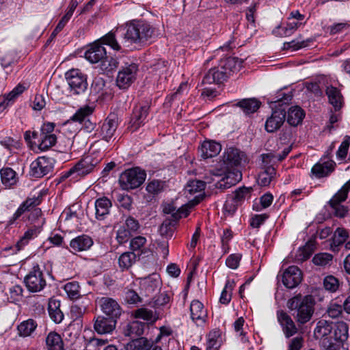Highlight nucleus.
<instances>
[{"instance_id": "1", "label": "nucleus", "mask_w": 350, "mask_h": 350, "mask_svg": "<svg viewBox=\"0 0 350 350\" xmlns=\"http://www.w3.org/2000/svg\"><path fill=\"white\" fill-rule=\"evenodd\" d=\"M124 34V44L129 46L132 44H141L152 38L154 29L148 23L143 21H132L126 24Z\"/></svg>"}, {"instance_id": "2", "label": "nucleus", "mask_w": 350, "mask_h": 350, "mask_svg": "<svg viewBox=\"0 0 350 350\" xmlns=\"http://www.w3.org/2000/svg\"><path fill=\"white\" fill-rule=\"evenodd\" d=\"M313 301L311 296H295L287 302L288 308L294 311L293 315L300 324L308 322L314 313Z\"/></svg>"}, {"instance_id": "3", "label": "nucleus", "mask_w": 350, "mask_h": 350, "mask_svg": "<svg viewBox=\"0 0 350 350\" xmlns=\"http://www.w3.org/2000/svg\"><path fill=\"white\" fill-rule=\"evenodd\" d=\"M146 174L139 168H132L122 172L119 178V183L122 189L130 190L137 188L145 180Z\"/></svg>"}, {"instance_id": "4", "label": "nucleus", "mask_w": 350, "mask_h": 350, "mask_svg": "<svg viewBox=\"0 0 350 350\" xmlns=\"http://www.w3.org/2000/svg\"><path fill=\"white\" fill-rule=\"evenodd\" d=\"M66 79L70 90L75 94L85 92L88 83L85 76L78 69H72L66 73Z\"/></svg>"}, {"instance_id": "5", "label": "nucleus", "mask_w": 350, "mask_h": 350, "mask_svg": "<svg viewBox=\"0 0 350 350\" xmlns=\"http://www.w3.org/2000/svg\"><path fill=\"white\" fill-rule=\"evenodd\" d=\"M24 282L27 289L33 293L39 292L46 286V280L38 265L33 267L31 271L27 275Z\"/></svg>"}, {"instance_id": "6", "label": "nucleus", "mask_w": 350, "mask_h": 350, "mask_svg": "<svg viewBox=\"0 0 350 350\" xmlns=\"http://www.w3.org/2000/svg\"><path fill=\"white\" fill-rule=\"evenodd\" d=\"M137 70V66L133 63L122 66L118 73L117 85L120 89H126L129 87L135 80Z\"/></svg>"}, {"instance_id": "7", "label": "nucleus", "mask_w": 350, "mask_h": 350, "mask_svg": "<svg viewBox=\"0 0 350 350\" xmlns=\"http://www.w3.org/2000/svg\"><path fill=\"white\" fill-rule=\"evenodd\" d=\"M53 168L51 160L45 157H38L30 165V175L41 178L49 174Z\"/></svg>"}, {"instance_id": "8", "label": "nucleus", "mask_w": 350, "mask_h": 350, "mask_svg": "<svg viewBox=\"0 0 350 350\" xmlns=\"http://www.w3.org/2000/svg\"><path fill=\"white\" fill-rule=\"evenodd\" d=\"M96 164V162L94 163L93 159L88 156L81 159L63 177L68 178L72 175H75L74 178H77L78 177L83 176L92 172Z\"/></svg>"}, {"instance_id": "9", "label": "nucleus", "mask_w": 350, "mask_h": 350, "mask_svg": "<svg viewBox=\"0 0 350 350\" xmlns=\"http://www.w3.org/2000/svg\"><path fill=\"white\" fill-rule=\"evenodd\" d=\"M243 152L234 148H228L224 153L222 158L223 167L229 170L241 165L244 158Z\"/></svg>"}, {"instance_id": "10", "label": "nucleus", "mask_w": 350, "mask_h": 350, "mask_svg": "<svg viewBox=\"0 0 350 350\" xmlns=\"http://www.w3.org/2000/svg\"><path fill=\"white\" fill-rule=\"evenodd\" d=\"M347 194L342 191H338L329 201V204L332 208V211L335 216L338 217H345L349 209L347 206L341 204V203L346 200Z\"/></svg>"}, {"instance_id": "11", "label": "nucleus", "mask_w": 350, "mask_h": 350, "mask_svg": "<svg viewBox=\"0 0 350 350\" xmlns=\"http://www.w3.org/2000/svg\"><path fill=\"white\" fill-rule=\"evenodd\" d=\"M301 270L296 266H290L283 273L282 282L286 288H293L301 282Z\"/></svg>"}, {"instance_id": "12", "label": "nucleus", "mask_w": 350, "mask_h": 350, "mask_svg": "<svg viewBox=\"0 0 350 350\" xmlns=\"http://www.w3.org/2000/svg\"><path fill=\"white\" fill-rule=\"evenodd\" d=\"M148 113L149 106L147 105L135 107L129 122V127L132 131L137 130L145 124Z\"/></svg>"}, {"instance_id": "13", "label": "nucleus", "mask_w": 350, "mask_h": 350, "mask_svg": "<svg viewBox=\"0 0 350 350\" xmlns=\"http://www.w3.org/2000/svg\"><path fill=\"white\" fill-rule=\"evenodd\" d=\"M99 303L103 312L107 317L118 319L122 314V308L115 299L102 297Z\"/></svg>"}, {"instance_id": "14", "label": "nucleus", "mask_w": 350, "mask_h": 350, "mask_svg": "<svg viewBox=\"0 0 350 350\" xmlns=\"http://www.w3.org/2000/svg\"><path fill=\"white\" fill-rule=\"evenodd\" d=\"M286 118L284 109L278 108L273 111L271 116L265 122V129L269 133H273L280 128Z\"/></svg>"}, {"instance_id": "15", "label": "nucleus", "mask_w": 350, "mask_h": 350, "mask_svg": "<svg viewBox=\"0 0 350 350\" xmlns=\"http://www.w3.org/2000/svg\"><path fill=\"white\" fill-rule=\"evenodd\" d=\"M118 127V116L115 113H111L105 119L100 129V135L106 142L113 136V134Z\"/></svg>"}, {"instance_id": "16", "label": "nucleus", "mask_w": 350, "mask_h": 350, "mask_svg": "<svg viewBox=\"0 0 350 350\" xmlns=\"http://www.w3.org/2000/svg\"><path fill=\"white\" fill-rule=\"evenodd\" d=\"M116 323V319L98 316L94 322V328L99 334H109L115 329Z\"/></svg>"}, {"instance_id": "17", "label": "nucleus", "mask_w": 350, "mask_h": 350, "mask_svg": "<svg viewBox=\"0 0 350 350\" xmlns=\"http://www.w3.org/2000/svg\"><path fill=\"white\" fill-rule=\"evenodd\" d=\"M278 320L286 338H290L297 332V328L293 319L284 311L278 312Z\"/></svg>"}, {"instance_id": "18", "label": "nucleus", "mask_w": 350, "mask_h": 350, "mask_svg": "<svg viewBox=\"0 0 350 350\" xmlns=\"http://www.w3.org/2000/svg\"><path fill=\"white\" fill-rule=\"evenodd\" d=\"M229 77L228 72L226 70L221 68L220 64L216 68L210 69L208 73L203 79L204 83H220L226 81Z\"/></svg>"}, {"instance_id": "19", "label": "nucleus", "mask_w": 350, "mask_h": 350, "mask_svg": "<svg viewBox=\"0 0 350 350\" xmlns=\"http://www.w3.org/2000/svg\"><path fill=\"white\" fill-rule=\"evenodd\" d=\"M336 163L332 161L319 162L312 168L311 172L317 178H320L329 176L335 169Z\"/></svg>"}, {"instance_id": "20", "label": "nucleus", "mask_w": 350, "mask_h": 350, "mask_svg": "<svg viewBox=\"0 0 350 350\" xmlns=\"http://www.w3.org/2000/svg\"><path fill=\"white\" fill-rule=\"evenodd\" d=\"M334 322L325 319L319 320L314 330V336L316 339L320 340L321 346L323 347V339L328 338L327 334L331 332Z\"/></svg>"}, {"instance_id": "21", "label": "nucleus", "mask_w": 350, "mask_h": 350, "mask_svg": "<svg viewBox=\"0 0 350 350\" xmlns=\"http://www.w3.org/2000/svg\"><path fill=\"white\" fill-rule=\"evenodd\" d=\"M221 146L219 143L213 141H205L200 148L201 157L206 159L213 157L219 154Z\"/></svg>"}, {"instance_id": "22", "label": "nucleus", "mask_w": 350, "mask_h": 350, "mask_svg": "<svg viewBox=\"0 0 350 350\" xmlns=\"http://www.w3.org/2000/svg\"><path fill=\"white\" fill-rule=\"evenodd\" d=\"M106 55L104 46L99 44H94L85 53V57L90 62L94 64L101 61Z\"/></svg>"}, {"instance_id": "23", "label": "nucleus", "mask_w": 350, "mask_h": 350, "mask_svg": "<svg viewBox=\"0 0 350 350\" xmlns=\"http://www.w3.org/2000/svg\"><path fill=\"white\" fill-rule=\"evenodd\" d=\"M349 238L348 231L343 228H337L330 239V249L334 252L339 250V246L345 243Z\"/></svg>"}, {"instance_id": "24", "label": "nucleus", "mask_w": 350, "mask_h": 350, "mask_svg": "<svg viewBox=\"0 0 350 350\" xmlns=\"http://www.w3.org/2000/svg\"><path fill=\"white\" fill-rule=\"evenodd\" d=\"M112 203L106 197L98 198L95 202L96 217L97 219L103 220L109 214Z\"/></svg>"}, {"instance_id": "25", "label": "nucleus", "mask_w": 350, "mask_h": 350, "mask_svg": "<svg viewBox=\"0 0 350 350\" xmlns=\"http://www.w3.org/2000/svg\"><path fill=\"white\" fill-rule=\"evenodd\" d=\"M92 244L93 241L90 237L82 235L71 240L70 246L75 252H82L88 250Z\"/></svg>"}, {"instance_id": "26", "label": "nucleus", "mask_w": 350, "mask_h": 350, "mask_svg": "<svg viewBox=\"0 0 350 350\" xmlns=\"http://www.w3.org/2000/svg\"><path fill=\"white\" fill-rule=\"evenodd\" d=\"M145 324L135 321L127 323L123 328V333L124 336L134 338L140 336L143 334Z\"/></svg>"}, {"instance_id": "27", "label": "nucleus", "mask_w": 350, "mask_h": 350, "mask_svg": "<svg viewBox=\"0 0 350 350\" xmlns=\"http://www.w3.org/2000/svg\"><path fill=\"white\" fill-rule=\"evenodd\" d=\"M334 340H336L338 343H340V347L342 344L346 341L349 336V326L347 323L344 321H338L334 323Z\"/></svg>"}, {"instance_id": "28", "label": "nucleus", "mask_w": 350, "mask_h": 350, "mask_svg": "<svg viewBox=\"0 0 350 350\" xmlns=\"http://www.w3.org/2000/svg\"><path fill=\"white\" fill-rule=\"evenodd\" d=\"M48 311L50 318L55 323H59L64 319V314L60 310V301L50 299L48 304Z\"/></svg>"}, {"instance_id": "29", "label": "nucleus", "mask_w": 350, "mask_h": 350, "mask_svg": "<svg viewBox=\"0 0 350 350\" xmlns=\"http://www.w3.org/2000/svg\"><path fill=\"white\" fill-rule=\"evenodd\" d=\"M305 116V113L301 107L294 106L289 108L287 115V122L293 126L299 124Z\"/></svg>"}, {"instance_id": "30", "label": "nucleus", "mask_w": 350, "mask_h": 350, "mask_svg": "<svg viewBox=\"0 0 350 350\" xmlns=\"http://www.w3.org/2000/svg\"><path fill=\"white\" fill-rule=\"evenodd\" d=\"M242 62L237 57H227L220 62L221 68L226 70L230 77L232 73L238 71L241 66Z\"/></svg>"}, {"instance_id": "31", "label": "nucleus", "mask_w": 350, "mask_h": 350, "mask_svg": "<svg viewBox=\"0 0 350 350\" xmlns=\"http://www.w3.org/2000/svg\"><path fill=\"white\" fill-rule=\"evenodd\" d=\"M326 94L330 104L333 105L336 110H339L342 107V99L340 91L335 87L329 86L327 88Z\"/></svg>"}, {"instance_id": "32", "label": "nucleus", "mask_w": 350, "mask_h": 350, "mask_svg": "<svg viewBox=\"0 0 350 350\" xmlns=\"http://www.w3.org/2000/svg\"><path fill=\"white\" fill-rule=\"evenodd\" d=\"M48 350H63L64 343L59 334L50 332L46 338Z\"/></svg>"}, {"instance_id": "33", "label": "nucleus", "mask_w": 350, "mask_h": 350, "mask_svg": "<svg viewBox=\"0 0 350 350\" xmlns=\"http://www.w3.org/2000/svg\"><path fill=\"white\" fill-rule=\"evenodd\" d=\"M191 317L193 321H204L206 311L204 310L203 304L198 301L193 300L190 305Z\"/></svg>"}, {"instance_id": "34", "label": "nucleus", "mask_w": 350, "mask_h": 350, "mask_svg": "<svg viewBox=\"0 0 350 350\" xmlns=\"http://www.w3.org/2000/svg\"><path fill=\"white\" fill-rule=\"evenodd\" d=\"M237 106L241 107L246 114L255 112L260 105V103L255 98H246L239 101Z\"/></svg>"}, {"instance_id": "35", "label": "nucleus", "mask_w": 350, "mask_h": 350, "mask_svg": "<svg viewBox=\"0 0 350 350\" xmlns=\"http://www.w3.org/2000/svg\"><path fill=\"white\" fill-rule=\"evenodd\" d=\"M159 278L157 274H152L148 278H144L142 286L146 293L149 295L154 293L159 287Z\"/></svg>"}, {"instance_id": "36", "label": "nucleus", "mask_w": 350, "mask_h": 350, "mask_svg": "<svg viewBox=\"0 0 350 350\" xmlns=\"http://www.w3.org/2000/svg\"><path fill=\"white\" fill-rule=\"evenodd\" d=\"M135 318L142 319L151 323H154L159 317L155 312L146 308H139L134 312Z\"/></svg>"}, {"instance_id": "37", "label": "nucleus", "mask_w": 350, "mask_h": 350, "mask_svg": "<svg viewBox=\"0 0 350 350\" xmlns=\"http://www.w3.org/2000/svg\"><path fill=\"white\" fill-rule=\"evenodd\" d=\"M137 257H139V254L133 252H124L119 257V265L121 268L127 269L135 262Z\"/></svg>"}, {"instance_id": "38", "label": "nucleus", "mask_w": 350, "mask_h": 350, "mask_svg": "<svg viewBox=\"0 0 350 350\" xmlns=\"http://www.w3.org/2000/svg\"><path fill=\"white\" fill-rule=\"evenodd\" d=\"M40 203L39 197H33L27 198L17 209L14 215V219H18L23 213L27 211L31 207H34Z\"/></svg>"}, {"instance_id": "39", "label": "nucleus", "mask_w": 350, "mask_h": 350, "mask_svg": "<svg viewBox=\"0 0 350 350\" xmlns=\"http://www.w3.org/2000/svg\"><path fill=\"white\" fill-rule=\"evenodd\" d=\"M40 203L39 197H33L27 198L17 209L14 215V219H18L23 213L27 211L31 207H34Z\"/></svg>"}, {"instance_id": "40", "label": "nucleus", "mask_w": 350, "mask_h": 350, "mask_svg": "<svg viewBox=\"0 0 350 350\" xmlns=\"http://www.w3.org/2000/svg\"><path fill=\"white\" fill-rule=\"evenodd\" d=\"M152 348V342L144 337L133 339L130 344L131 350H151Z\"/></svg>"}, {"instance_id": "41", "label": "nucleus", "mask_w": 350, "mask_h": 350, "mask_svg": "<svg viewBox=\"0 0 350 350\" xmlns=\"http://www.w3.org/2000/svg\"><path fill=\"white\" fill-rule=\"evenodd\" d=\"M2 183L10 187L16 183V172L11 168H3L0 171Z\"/></svg>"}, {"instance_id": "42", "label": "nucleus", "mask_w": 350, "mask_h": 350, "mask_svg": "<svg viewBox=\"0 0 350 350\" xmlns=\"http://www.w3.org/2000/svg\"><path fill=\"white\" fill-rule=\"evenodd\" d=\"M57 137L55 135L40 134L38 148L40 150H46L55 144Z\"/></svg>"}, {"instance_id": "43", "label": "nucleus", "mask_w": 350, "mask_h": 350, "mask_svg": "<svg viewBox=\"0 0 350 350\" xmlns=\"http://www.w3.org/2000/svg\"><path fill=\"white\" fill-rule=\"evenodd\" d=\"M275 174L276 171L275 168L269 167L267 170H263L258 175V184L262 187L269 185Z\"/></svg>"}, {"instance_id": "44", "label": "nucleus", "mask_w": 350, "mask_h": 350, "mask_svg": "<svg viewBox=\"0 0 350 350\" xmlns=\"http://www.w3.org/2000/svg\"><path fill=\"white\" fill-rule=\"evenodd\" d=\"M37 325L32 319L23 321L18 326L19 334L22 336H28L35 330Z\"/></svg>"}, {"instance_id": "45", "label": "nucleus", "mask_w": 350, "mask_h": 350, "mask_svg": "<svg viewBox=\"0 0 350 350\" xmlns=\"http://www.w3.org/2000/svg\"><path fill=\"white\" fill-rule=\"evenodd\" d=\"M93 112V108L89 106H84L79 109L77 112L70 118V120L82 123L87 120V118Z\"/></svg>"}, {"instance_id": "46", "label": "nucleus", "mask_w": 350, "mask_h": 350, "mask_svg": "<svg viewBox=\"0 0 350 350\" xmlns=\"http://www.w3.org/2000/svg\"><path fill=\"white\" fill-rule=\"evenodd\" d=\"M234 283L233 281L228 280L226 283L225 287L221 292L219 301L222 304H228L232 297V291L233 289Z\"/></svg>"}, {"instance_id": "47", "label": "nucleus", "mask_w": 350, "mask_h": 350, "mask_svg": "<svg viewBox=\"0 0 350 350\" xmlns=\"http://www.w3.org/2000/svg\"><path fill=\"white\" fill-rule=\"evenodd\" d=\"M334 327L329 334H327V338L323 340V347L325 350H338L340 349V343H338L336 340H334Z\"/></svg>"}, {"instance_id": "48", "label": "nucleus", "mask_w": 350, "mask_h": 350, "mask_svg": "<svg viewBox=\"0 0 350 350\" xmlns=\"http://www.w3.org/2000/svg\"><path fill=\"white\" fill-rule=\"evenodd\" d=\"M115 32L116 31H110L104 36L101 38L102 44L109 46L115 51H120L121 49V46L116 40Z\"/></svg>"}, {"instance_id": "49", "label": "nucleus", "mask_w": 350, "mask_h": 350, "mask_svg": "<svg viewBox=\"0 0 350 350\" xmlns=\"http://www.w3.org/2000/svg\"><path fill=\"white\" fill-rule=\"evenodd\" d=\"M226 170L227 171V173L223 178L225 179L226 181H228L230 183H228L229 185L233 186L241 180L242 174L241 171L235 169H233L232 170H231V169Z\"/></svg>"}, {"instance_id": "50", "label": "nucleus", "mask_w": 350, "mask_h": 350, "mask_svg": "<svg viewBox=\"0 0 350 350\" xmlns=\"http://www.w3.org/2000/svg\"><path fill=\"white\" fill-rule=\"evenodd\" d=\"M252 190V187H240L231 196L241 205L245 199L250 196Z\"/></svg>"}, {"instance_id": "51", "label": "nucleus", "mask_w": 350, "mask_h": 350, "mask_svg": "<svg viewBox=\"0 0 350 350\" xmlns=\"http://www.w3.org/2000/svg\"><path fill=\"white\" fill-rule=\"evenodd\" d=\"M262 160V168L267 170L269 167L274 168L273 165L277 162L276 155L272 152L262 154L260 155Z\"/></svg>"}, {"instance_id": "52", "label": "nucleus", "mask_w": 350, "mask_h": 350, "mask_svg": "<svg viewBox=\"0 0 350 350\" xmlns=\"http://www.w3.org/2000/svg\"><path fill=\"white\" fill-rule=\"evenodd\" d=\"M323 286L325 290L334 293L336 292L339 287V281L334 276L328 275L323 280Z\"/></svg>"}, {"instance_id": "53", "label": "nucleus", "mask_w": 350, "mask_h": 350, "mask_svg": "<svg viewBox=\"0 0 350 350\" xmlns=\"http://www.w3.org/2000/svg\"><path fill=\"white\" fill-rule=\"evenodd\" d=\"M332 258L333 256L330 254L319 253L314 255V256L312 258V262L316 265L325 266L332 262Z\"/></svg>"}, {"instance_id": "54", "label": "nucleus", "mask_w": 350, "mask_h": 350, "mask_svg": "<svg viewBox=\"0 0 350 350\" xmlns=\"http://www.w3.org/2000/svg\"><path fill=\"white\" fill-rule=\"evenodd\" d=\"M205 183L202 180H193L189 181L186 187V190L191 194H194L204 190Z\"/></svg>"}, {"instance_id": "55", "label": "nucleus", "mask_w": 350, "mask_h": 350, "mask_svg": "<svg viewBox=\"0 0 350 350\" xmlns=\"http://www.w3.org/2000/svg\"><path fill=\"white\" fill-rule=\"evenodd\" d=\"M64 290L72 299H77L79 297V285L77 282L67 283L64 286Z\"/></svg>"}, {"instance_id": "56", "label": "nucleus", "mask_w": 350, "mask_h": 350, "mask_svg": "<svg viewBox=\"0 0 350 350\" xmlns=\"http://www.w3.org/2000/svg\"><path fill=\"white\" fill-rule=\"evenodd\" d=\"M101 68L106 72H110L118 67V62L116 59L105 57L100 61Z\"/></svg>"}, {"instance_id": "57", "label": "nucleus", "mask_w": 350, "mask_h": 350, "mask_svg": "<svg viewBox=\"0 0 350 350\" xmlns=\"http://www.w3.org/2000/svg\"><path fill=\"white\" fill-rule=\"evenodd\" d=\"M349 146L350 136L346 135L336 152L338 159H344L346 157Z\"/></svg>"}, {"instance_id": "58", "label": "nucleus", "mask_w": 350, "mask_h": 350, "mask_svg": "<svg viewBox=\"0 0 350 350\" xmlns=\"http://www.w3.org/2000/svg\"><path fill=\"white\" fill-rule=\"evenodd\" d=\"M163 182L158 180H153L148 184L146 190L150 193L157 194L163 191Z\"/></svg>"}, {"instance_id": "59", "label": "nucleus", "mask_w": 350, "mask_h": 350, "mask_svg": "<svg viewBox=\"0 0 350 350\" xmlns=\"http://www.w3.org/2000/svg\"><path fill=\"white\" fill-rule=\"evenodd\" d=\"M131 234L136 233L140 228V224L136 219L133 217H128L125 220L124 226Z\"/></svg>"}, {"instance_id": "60", "label": "nucleus", "mask_w": 350, "mask_h": 350, "mask_svg": "<svg viewBox=\"0 0 350 350\" xmlns=\"http://www.w3.org/2000/svg\"><path fill=\"white\" fill-rule=\"evenodd\" d=\"M146 243V239L142 236H137L132 239L130 241V248L135 252L142 250Z\"/></svg>"}, {"instance_id": "61", "label": "nucleus", "mask_w": 350, "mask_h": 350, "mask_svg": "<svg viewBox=\"0 0 350 350\" xmlns=\"http://www.w3.org/2000/svg\"><path fill=\"white\" fill-rule=\"evenodd\" d=\"M342 305L338 304L336 303H330L327 309V313L328 316L332 319H335L341 315L342 312Z\"/></svg>"}, {"instance_id": "62", "label": "nucleus", "mask_w": 350, "mask_h": 350, "mask_svg": "<svg viewBox=\"0 0 350 350\" xmlns=\"http://www.w3.org/2000/svg\"><path fill=\"white\" fill-rule=\"evenodd\" d=\"M239 206V204L230 195L224 204V210L229 214H233Z\"/></svg>"}, {"instance_id": "63", "label": "nucleus", "mask_w": 350, "mask_h": 350, "mask_svg": "<svg viewBox=\"0 0 350 350\" xmlns=\"http://www.w3.org/2000/svg\"><path fill=\"white\" fill-rule=\"evenodd\" d=\"M124 300L131 304H136L142 302L141 297L133 290H127L124 294Z\"/></svg>"}, {"instance_id": "64", "label": "nucleus", "mask_w": 350, "mask_h": 350, "mask_svg": "<svg viewBox=\"0 0 350 350\" xmlns=\"http://www.w3.org/2000/svg\"><path fill=\"white\" fill-rule=\"evenodd\" d=\"M217 332L210 333L206 344V350H218L220 347V342L216 338Z\"/></svg>"}]
</instances>
